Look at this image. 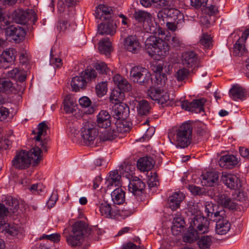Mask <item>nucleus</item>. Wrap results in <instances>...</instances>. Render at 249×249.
Wrapping results in <instances>:
<instances>
[{
	"instance_id": "39",
	"label": "nucleus",
	"mask_w": 249,
	"mask_h": 249,
	"mask_svg": "<svg viewBox=\"0 0 249 249\" xmlns=\"http://www.w3.org/2000/svg\"><path fill=\"white\" fill-rule=\"evenodd\" d=\"M125 193L122 188L118 187L115 189L111 194L112 200L115 204L121 205L125 200Z\"/></svg>"
},
{
	"instance_id": "15",
	"label": "nucleus",
	"mask_w": 249,
	"mask_h": 249,
	"mask_svg": "<svg viewBox=\"0 0 249 249\" xmlns=\"http://www.w3.org/2000/svg\"><path fill=\"white\" fill-rule=\"evenodd\" d=\"M124 49L132 53H138L141 50V45L136 36L131 35L126 37L124 41Z\"/></svg>"
},
{
	"instance_id": "22",
	"label": "nucleus",
	"mask_w": 249,
	"mask_h": 249,
	"mask_svg": "<svg viewBox=\"0 0 249 249\" xmlns=\"http://www.w3.org/2000/svg\"><path fill=\"white\" fill-rule=\"evenodd\" d=\"M129 191L135 196L143 193L145 188V183L139 178L135 177L128 184Z\"/></svg>"
},
{
	"instance_id": "48",
	"label": "nucleus",
	"mask_w": 249,
	"mask_h": 249,
	"mask_svg": "<svg viewBox=\"0 0 249 249\" xmlns=\"http://www.w3.org/2000/svg\"><path fill=\"white\" fill-rule=\"evenodd\" d=\"M166 16L168 18H173L174 20H181L183 19V15L178 10L175 8H168L165 7Z\"/></svg>"
},
{
	"instance_id": "60",
	"label": "nucleus",
	"mask_w": 249,
	"mask_h": 249,
	"mask_svg": "<svg viewBox=\"0 0 249 249\" xmlns=\"http://www.w3.org/2000/svg\"><path fill=\"white\" fill-rule=\"evenodd\" d=\"M213 240L211 235H203V249H210V247Z\"/></svg>"
},
{
	"instance_id": "24",
	"label": "nucleus",
	"mask_w": 249,
	"mask_h": 249,
	"mask_svg": "<svg viewBox=\"0 0 249 249\" xmlns=\"http://www.w3.org/2000/svg\"><path fill=\"white\" fill-rule=\"evenodd\" d=\"M215 197L218 203L222 207L231 210L235 209L236 206V203L227 194L219 193Z\"/></svg>"
},
{
	"instance_id": "18",
	"label": "nucleus",
	"mask_w": 249,
	"mask_h": 249,
	"mask_svg": "<svg viewBox=\"0 0 249 249\" xmlns=\"http://www.w3.org/2000/svg\"><path fill=\"white\" fill-rule=\"evenodd\" d=\"M181 107L183 109L192 112L200 113L202 111V99H196L191 102L184 100L181 102Z\"/></svg>"
},
{
	"instance_id": "56",
	"label": "nucleus",
	"mask_w": 249,
	"mask_h": 249,
	"mask_svg": "<svg viewBox=\"0 0 249 249\" xmlns=\"http://www.w3.org/2000/svg\"><path fill=\"white\" fill-rule=\"evenodd\" d=\"M189 71L188 70L182 68L178 70L175 74V77L178 81H181L188 77Z\"/></svg>"
},
{
	"instance_id": "23",
	"label": "nucleus",
	"mask_w": 249,
	"mask_h": 249,
	"mask_svg": "<svg viewBox=\"0 0 249 249\" xmlns=\"http://www.w3.org/2000/svg\"><path fill=\"white\" fill-rule=\"evenodd\" d=\"M111 113L107 110H101L96 117V124L99 127L107 129L111 124Z\"/></svg>"
},
{
	"instance_id": "20",
	"label": "nucleus",
	"mask_w": 249,
	"mask_h": 249,
	"mask_svg": "<svg viewBox=\"0 0 249 249\" xmlns=\"http://www.w3.org/2000/svg\"><path fill=\"white\" fill-rule=\"evenodd\" d=\"M240 158L233 155H226L220 157L219 161V165L225 169H232L239 162Z\"/></svg>"
},
{
	"instance_id": "58",
	"label": "nucleus",
	"mask_w": 249,
	"mask_h": 249,
	"mask_svg": "<svg viewBox=\"0 0 249 249\" xmlns=\"http://www.w3.org/2000/svg\"><path fill=\"white\" fill-rule=\"evenodd\" d=\"M184 221L180 217H175L173 220V226L172 230L174 231L176 228H182L184 225Z\"/></svg>"
},
{
	"instance_id": "61",
	"label": "nucleus",
	"mask_w": 249,
	"mask_h": 249,
	"mask_svg": "<svg viewBox=\"0 0 249 249\" xmlns=\"http://www.w3.org/2000/svg\"><path fill=\"white\" fill-rule=\"evenodd\" d=\"M79 105L84 108L89 107L91 104L90 99L87 96H83L79 99Z\"/></svg>"
},
{
	"instance_id": "1",
	"label": "nucleus",
	"mask_w": 249,
	"mask_h": 249,
	"mask_svg": "<svg viewBox=\"0 0 249 249\" xmlns=\"http://www.w3.org/2000/svg\"><path fill=\"white\" fill-rule=\"evenodd\" d=\"M42 151L38 147L32 148L30 151L20 150L12 160V166L18 170H24L28 168L33 160V166H37L42 160Z\"/></svg>"
},
{
	"instance_id": "59",
	"label": "nucleus",
	"mask_w": 249,
	"mask_h": 249,
	"mask_svg": "<svg viewBox=\"0 0 249 249\" xmlns=\"http://www.w3.org/2000/svg\"><path fill=\"white\" fill-rule=\"evenodd\" d=\"M237 194V197L240 200H245L248 198V193L247 190H245L244 186L241 189L236 190Z\"/></svg>"
},
{
	"instance_id": "32",
	"label": "nucleus",
	"mask_w": 249,
	"mask_h": 249,
	"mask_svg": "<svg viewBox=\"0 0 249 249\" xmlns=\"http://www.w3.org/2000/svg\"><path fill=\"white\" fill-rule=\"evenodd\" d=\"M198 57L193 51H187L182 53V62L183 65L191 67L196 63Z\"/></svg>"
},
{
	"instance_id": "6",
	"label": "nucleus",
	"mask_w": 249,
	"mask_h": 249,
	"mask_svg": "<svg viewBox=\"0 0 249 249\" xmlns=\"http://www.w3.org/2000/svg\"><path fill=\"white\" fill-rule=\"evenodd\" d=\"M99 134L98 128L92 122H86L81 128V135L83 142L88 146L96 144V142H95V141Z\"/></svg>"
},
{
	"instance_id": "42",
	"label": "nucleus",
	"mask_w": 249,
	"mask_h": 249,
	"mask_svg": "<svg viewBox=\"0 0 249 249\" xmlns=\"http://www.w3.org/2000/svg\"><path fill=\"white\" fill-rule=\"evenodd\" d=\"M17 52L14 48H9L3 51L0 56V61L3 62L11 63L15 61Z\"/></svg>"
},
{
	"instance_id": "27",
	"label": "nucleus",
	"mask_w": 249,
	"mask_h": 249,
	"mask_svg": "<svg viewBox=\"0 0 249 249\" xmlns=\"http://www.w3.org/2000/svg\"><path fill=\"white\" fill-rule=\"evenodd\" d=\"M160 39V37L151 36L147 38L145 41V50L150 56L154 55V51H155V49L159 45L158 44Z\"/></svg>"
},
{
	"instance_id": "49",
	"label": "nucleus",
	"mask_w": 249,
	"mask_h": 249,
	"mask_svg": "<svg viewBox=\"0 0 249 249\" xmlns=\"http://www.w3.org/2000/svg\"><path fill=\"white\" fill-rule=\"evenodd\" d=\"M154 175L151 176L147 180L148 193H154L157 191V187L159 185V182L158 178H157V173H154Z\"/></svg>"
},
{
	"instance_id": "46",
	"label": "nucleus",
	"mask_w": 249,
	"mask_h": 249,
	"mask_svg": "<svg viewBox=\"0 0 249 249\" xmlns=\"http://www.w3.org/2000/svg\"><path fill=\"white\" fill-rule=\"evenodd\" d=\"M194 214L196 215L193 218V224L191 227L196 229L199 231L202 230V215L200 210L198 212H194Z\"/></svg>"
},
{
	"instance_id": "21",
	"label": "nucleus",
	"mask_w": 249,
	"mask_h": 249,
	"mask_svg": "<svg viewBox=\"0 0 249 249\" xmlns=\"http://www.w3.org/2000/svg\"><path fill=\"white\" fill-rule=\"evenodd\" d=\"M112 15V10L110 7L104 4L99 5L95 10V16L97 19L102 21L110 20Z\"/></svg>"
},
{
	"instance_id": "50",
	"label": "nucleus",
	"mask_w": 249,
	"mask_h": 249,
	"mask_svg": "<svg viewBox=\"0 0 249 249\" xmlns=\"http://www.w3.org/2000/svg\"><path fill=\"white\" fill-rule=\"evenodd\" d=\"M133 16L136 20L139 22H142V23L152 18L150 13L142 10L135 11Z\"/></svg>"
},
{
	"instance_id": "41",
	"label": "nucleus",
	"mask_w": 249,
	"mask_h": 249,
	"mask_svg": "<svg viewBox=\"0 0 249 249\" xmlns=\"http://www.w3.org/2000/svg\"><path fill=\"white\" fill-rule=\"evenodd\" d=\"M98 49L101 53L106 55L109 54L112 50L109 38H105L101 40L99 42Z\"/></svg>"
},
{
	"instance_id": "40",
	"label": "nucleus",
	"mask_w": 249,
	"mask_h": 249,
	"mask_svg": "<svg viewBox=\"0 0 249 249\" xmlns=\"http://www.w3.org/2000/svg\"><path fill=\"white\" fill-rule=\"evenodd\" d=\"M2 202L5 203L8 209L13 213H16L19 208V203L18 200L12 196H5L2 198Z\"/></svg>"
},
{
	"instance_id": "26",
	"label": "nucleus",
	"mask_w": 249,
	"mask_h": 249,
	"mask_svg": "<svg viewBox=\"0 0 249 249\" xmlns=\"http://www.w3.org/2000/svg\"><path fill=\"white\" fill-rule=\"evenodd\" d=\"M0 231L7 236H16L20 234V228L17 224H10L5 222L0 226Z\"/></svg>"
},
{
	"instance_id": "35",
	"label": "nucleus",
	"mask_w": 249,
	"mask_h": 249,
	"mask_svg": "<svg viewBox=\"0 0 249 249\" xmlns=\"http://www.w3.org/2000/svg\"><path fill=\"white\" fill-rule=\"evenodd\" d=\"M136 108L138 115L141 117L146 116L149 113L151 107L149 103L145 100L136 101Z\"/></svg>"
},
{
	"instance_id": "4",
	"label": "nucleus",
	"mask_w": 249,
	"mask_h": 249,
	"mask_svg": "<svg viewBox=\"0 0 249 249\" xmlns=\"http://www.w3.org/2000/svg\"><path fill=\"white\" fill-rule=\"evenodd\" d=\"M130 76L134 83L145 87L150 86L152 82L151 74L148 70L142 66L133 67L130 71Z\"/></svg>"
},
{
	"instance_id": "44",
	"label": "nucleus",
	"mask_w": 249,
	"mask_h": 249,
	"mask_svg": "<svg viewBox=\"0 0 249 249\" xmlns=\"http://www.w3.org/2000/svg\"><path fill=\"white\" fill-rule=\"evenodd\" d=\"M58 10L60 13L64 14L63 16L65 19L73 17V12L70 10V5L64 3L63 1H59L58 2Z\"/></svg>"
},
{
	"instance_id": "63",
	"label": "nucleus",
	"mask_w": 249,
	"mask_h": 249,
	"mask_svg": "<svg viewBox=\"0 0 249 249\" xmlns=\"http://www.w3.org/2000/svg\"><path fill=\"white\" fill-rule=\"evenodd\" d=\"M73 104L69 100H64V110L67 113H70L73 112Z\"/></svg>"
},
{
	"instance_id": "10",
	"label": "nucleus",
	"mask_w": 249,
	"mask_h": 249,
	"mask_svg": "<svg viewBox=\"0 0 249 249\" xmlns=\"http://www.w3.org/2000/svg\"><path fill=\"white\" fill-rule=\"evenodd\" d=\"M214 217L216 219L215 231L216 233L220 235L226 234L230 230L231 224L227 218L224 211L216 212Z\"/></svg>"
},
{
	"instance_id": "53",
	"label": "nucleus",
	"mask_w": 249,
	"mask_h": 249,
	"mask_svg": "<svg viewBox=\"0 0 249 249\" xmlns=\"http://www.w3.org/2000/svg\"><path fill=\"white\" fill-rule=\"evenodd\" d=\"M96 92L99 97H102L107 92V83L106 82H101L96 86Z\"/></svg>"
},
{
	"instance_id": "37",
	"label": "nucleus",
	"mask_w": 249,
	"mask_h": 249,
	"mask_svg": "<svg viewBox=\"0 0 249 249\" xmlns=\"http://www.w3.org/2000/svg\"><path fill=\"white\" fill-rule=\"evenodd\" d=\"M98 208L100 214L106 218H112L115 216L114 213L111 205L107 202H104L98 205Z\"/></svg>"
},
{
	"instance_id": "62",
	"label": "nucleus",
	"mask_w": 249,
	"mask_h": 249,
	"mask_svg": "<svg viewBox=\"0 0 249 249\" xmlns=\"http://www.w3.org/2000/svg\"><path fill=\"white\" fill-rule=\"evenodd\" d=\"M153 3L155 6L160 8L169 6L168 0H153Z\"/></svg>"
},
{
	"instance_id": "13",
	"label": "nucleus",
	"mask_w": 249,
	"mask_h": 249,
	"mask_svg": "<svg viewBox=\"0 0 249 249\" xmlns=\"http://www.w3.org/2000/svg\"><path fill=\"white\" fill-rule=\"evenodd\" d=\"M222 181L228 188L235 190L241 189L244 185V180L243 178L231 174H223Z\"/></svg>"
},
{
	"instance_id": "16",
	"label": "nucleus",
	"mask_w": 249,
	"mask_h": 249,
	"mask_svg": "<svg viewBox=\"0 0 249 249\" xmlns=\"http://www.w3.org/2000/svg\"><path fill=\"white\" fill-rule=\"evenodd\" d=\"M249 36V27L243 33L242 36L236 41L233 46V54L235 56H242L246 54L247 50L246 49L244 42L246 41Z\"/></svg>"
},
{
	"instance_id": "25",
	"label": "nucleus",
	"mask_w": 249,
	"mask_h": 249,
	"mask_svg": "<svg viewBox=\"0 0 249 249\" xmlns=\"http://www.w3.org/2000/svg\"><path fill=\"white\" fill-rule=\"evenodd\" d=\"M219 176L217 172L213 169L207 171L203 174V185L213 187L218 182Z\"/></svg>"
},
{
	"instance_id": "54",
	"label": "nucleus",
	"mask_w": 249,
	"mask_h": 249,
	"mask_svg": "<svg viewBox=\"0 0 249 249\" xmlns=\"http://www.w3.org/2000/svg\"><path fill=\"white\" fill-rule=\"evenodd\" d=\"M8 210L4 204L0 203V226L7 222Z\"/></svg>"
},
{
	"instance_id": "11",
	"label": "nucleus",
	"mask_w": 249,
	"mask_h": 249,
	"mask_svg": "<svg viewBox=\"0 0 249 249\" xmlns=\"http://www.w3.org/2000/svg\"><path fill=\"white\" fill-rule=\"evenodd\" d=\"M147 95L152 100L155 101L163 106L170 105L172 100L167 92L161 91L159 89L151 88L148 89Z\"/></svg>"
},
{
	"instance_id": "7",
	"label": "nucleus",
	"mask_w": 249,
	"mask_h": 249,
	"mask_svg": "<svg viewBox=\"0 0 249 249\" xmlns=\"http://www.w3.org/2000/svg\"><path fill=\"white\" fill-rule=\"evenodd\" d=\"M203 13L208 16L203 17V27L209 28L215 22L213 16L218 12L217 8L213 4V0H203Z\"/></svg>"
},
{
	"instance_id": "30",
	"label": "nucleus",
	"mask_w": 249,
	"mask_h": 249,
	"mask_svg": "<svg viewBox=\"0 0 249 249\" xmlns=\"http://www.w3.org/2000/svg\"><path fill=\"white\" fill-rule=\"evenodd\" d=\"M184 198L185 195L183 193L181 192L174 193L168 198L169 207L173 211L176 210Z\"/></svg>"
},
{
	"instance_id": "19",
	"label": "nucleus",
	"mask_w": 249,
	"mask_h": 249,
	"mask_svg": "<svg viewBox=\"0 0 249 249\" xmlns=\"http://www.w3.org/2000/svg\"><path fill=\"white\" fill-rule=\"evenodd\" d=\"M14 88L12 83L8 79H0V104H4L7 100L6 93L12 92Z\"/></svg>"
},
{
	"instance_id": "45",
	"label": "nucleus",
	"mask_w": 249,
	"mask_h": 249,
	"mask_svg": "<svg viewBox=\"0 0 249 249\" xmlns=\"http://www.w3.org/2000/svg\"><path fill=\"white\" fill-rule=\"evenodd\" d=\"M142 27L145 32L150 34H157L158 26L155 22L152 20V17L142 23Z\"/></svg>"
},
{
	"instance_id": "52",
	"label": "nucleus",
	"mask_w": 249,
	"mask_h": 249,
	"mask_svg": "<svg viewBox=\"0 0 249 249\" xmlns=\"http://www.w3.org/2000/svg\"><path fill=\"white\" fill-rule=\"evenodd\" d=\"M94 68L99 73L103 74H107L110 71V69L105 62L97 63L94 65Z\"/></svg>"
},
{
	"instance_id": "5",
	"label": "nucleus",
	"mask_w": 249,
	"mask_h": 249,
	"mask_svg": "<svg viewBox=\"0 0 249 249\" xmlns=\"http://www.w3.org/2000/svg\"><path fill=\"white\" fill-rule=\"evenodd\" d=\"M97 77V73L95 70H87L81 72L80 76L74 77L71 81L72 90L77 91L80 89H85L87 84L96 79Z\"/></svg>"
},
{
	"instance_id": "38",
	"label": "nucleus",
	"mask_w": 249,
	"mask_h": 249,
	"mask_svg": "<svg viewBox=\"0 0 249 249\" xmlns=\"http://www.w3.org/2000/svg\"><path fill=\"white\" fill-rule=\"evenodd\" d=\"M33 15L34 12L32 10H19L16 12L15 16L16 19L19 24H24L27 22L28 19L31 18Z\"/></svg>"
},
{
	"instance_id": "29",
	"label": "nucleus",
	"mask_w": 249,
	"mask_h": 249,
	"mask_svg": "<svg viewBox=\"0 0 249 249\" xmlns=\"http://www.w3.org/2000/svg\"><path fill=\"white\" fill-rule=\"evenodd\" d=\"M105 23H101L98 25V33L100 35H109L112 36L116 33V25L113 21H104Z\"/></svg>"
},
{
	"instance_id": "9",
	"label": "nucleus",
	"mask_w": 249,
	"mask_h": 249,
	"mask_svg": "<svg viewBox=\"0 0 249 249\" xmlns=\"http://www.w3.org/2000/svg\"><path fill=\"white\" fill-rule=\"evenodd\" d=\"M216 206L213 203L209 202H206L205 204V213H203V233L209 231L211 229H213V224L215 219L212 220L213 217H214L215 212L214 208H216Z\"/></svg>"
},
{
	"instance_id": "51",
	"label": "nucleus",
	"mask_w": 249,
	"mask_h": 249,
	"mask_svg": "<svg viewBox=\"0 0 249 249\" xmlns=\"http://www.w3.org/2000/svg\"><path fill=\"white\" fill-rule=\"evenodd\" d=\"M213 47V37L208 33H203V49L211 50Z\"/></svg>"
},
{
	"instance_id": "33",
	"label": "nucleus",
	"mask_w": 249,
	"mask_h": 249,
	"mask_svg": "<svg viewBox=\"0 0 249 249\" xmlns=\"http://www.w3.org/2000/svg\"><path fill=\"white\" fill-rule=\"evenodd\" d=\"M154 164L155 161L152 158L146 156L138 160L137 167L141 171L145 172L151 170Z\"/></svg>"
},
{
	"instance_id": "57",
	"label": "nucleus",
	"mask_w": 249,
	"mask_h": 249,
	"mask_svg": "<svg viewBox=\"0 0 249 249\" xmlns=\"http://www.w3.org/2000/svg\"><path fill=\"white\" fill-rule=\"evenodd\" d=\"M60 237L59 233H54L50 234H43L40 237V239H46L54 242H58L60 240Z\"/></svg>"
},
{
	"instance_id": "64",
	"label": "nucleus",
	"mask_w": 249,
	"mask_h": 249,
	"mask_svg": "<svg viewBox=\"0 0 249 249\" xmlns=\"http://www.w3.org/2000/svg\"><path fill=\"white\" fill-rule=\"evenodd\" d=\"M50 64L55 65L57 68H59L62 65V60L58 57H55L51 55Z\"/></svg>"
},
{
	"instance_id": "28",
	"label": "nucleus",
	"mask_w": 249,
	"mask_h": 249,
	"mask_svg": "<svg viewBox=\"0 0 249 249\" xmlns=\"http://www.w3.org/2000/svg\"><path fill=\"white\" fill-rule=\"evenodd\" d=\"M113 81L117 86L116 89H119L124 92H128L132 89L131 85L120 74L115 75L113 77Z\"/></svg>"
},
{
	"instance_id": "3",
	"label": "nucleus",
	"mask_w": 249,
	"mask_h": 249,
	"mask_svg": "<svg viewBox=\"0 0 249 249\" xmlns=\"http://www.w3.org/2000/svg\"><path fill=\"white\" fill-rule=\"evenodd\" d=\"M193 127L189 123H184L177 128L174 133L170 132L169 139L172 138L177 147H187L191 142Z\"/></svg>"
},
{
	"instance_id": "8",
	"label": "nucleus",
	"mask_w": 249,
	"mask_h": 249,
	"mask_svg": "<svg viewBox=\"0 0 249 249\" xmlns=\"http://www.w3.org/2000/svg\"><path fill=\"white\" fill-rule=\"evenodd\" d=\"M5 35L11 41L16 43L21 42L25 38L26 32L24 29L19 25L10 26L4 28Z\"/></svg>"
},
{
	"instance_id": "55",
	"label": "nucleus",
	"mask_w": 249,
	"mask_h": 249,
	"mask_svg": "<svg viewBox=\"0 0 249 249\" xmlns=\"http://www.w3.org/2000/svg\"><path fill=\"white\" fill-rule=\"evenodd\" d=\"M155 82L157 85L160 86H164L167 80V76L165 73H155Z\"/></svg>"
},
{
	"instance_id": "34",
	"label": "nucleus",
	"mask_w": 249,
	"mask_h": 249,
	"mask_svg": "<svg viewBox=\"0 0 249 249\" xmlns=\"http://www.w3.org/2000/svg\"><path fill=\"white\" fill-rule=\"evenodd\" d=\"M159 45L157 46L154 51V55H157L161 58H164L169 53L170 46L169 44L164 40L161 38L160 40Z\"/></svg>"
},
{
	"instance_id": "17",
	"label": "nucleus",
	"mask_w": 249,
	"mask_h": 249,
	"mask_svg": "<svg viewBox=\"0 0 249 249\" xmlns=\"http://www.w3.org/2000/svg\"><path fill=\"white\" fill-rule=\"evenodd\" d=\"M202 232L190 227L188 230L184 233L183 240L185 242L191 243L199 240L198 245L200 248H201L202 237L200 236Z\"/></svg>"
},
{
	"instance_id": "47",
	"label": "nucleus",
	"mask_w": 249,
	"mask_h": 249,
	"mask_svg": "<svg viewBox=\"0 0 249 249\" xmlns=\"http://www.w3.org/2000/svg\"><path fill=\"white\" fill-rule=\"evenodd\" d=\"M121 178V176L119 174L117 170L111 171L107 180V186H119L120 184Z\"/></svg>"
},
{
	"instance_id": "43",
	"label": "nucleus",
	"mask_w": 249,
	"mask_h": 249,
	"mask_svg": "<svg viewBox=\"0 0 249 249\" xmlns=\"http://www.w3.org/2000/svg\"><path fill=\"white\" fill-rule=\"evenodd\" d=\"M125 98L124 91L115 88L112 91L110 96V100L113 104L115 103H121Z\"/></svg>"
},
{
	"instance_id": "14",
	"label": "nucleus",
	"mask_w": 249,
	"mask_h": 249,
	"mask_svg": "<svg viewBox=\"0 0 249 249\" xmlns=\"http://www.w3.org/2000/svg\"><path fill=\"white\" fill-rule=\"evenodd\" d=\"M111 116L117 120H124L129 114V108L128 106L123 103H115L112 107Z\"/></svg>"
},
{
	"instance_id": "36",
	"label": "nucleus",
	"mask_w": 249,
	"mask_h": 249,
	"mask_svg": "<svg viewBox=\"0 0 249 249\" xmlns=\"http://www.w3.org/2000/svg\"><path fill=\"white\" fill-rule=\"evenodd\" d=\"M118 136V132L114 129L108 127L100 132L99 138L101 141H112Z\"/></svg>"
},
{
	"instance_id": "12",
	"label": "nucleus",
	"mask_w": 249,
	"mask_h": 249,
	"mask_svg": "<svg viewBox=\"0 0 249 249\" xmlns=\"http://www.w3.org/2000/svg\"><path fill=\"white\" fill-rule=\"evenodd\" d=\"M37 129V135L34 138L35 140V146L36 147L42 148L45 152H47L48 140L46 138H44L43 140L41 137L42 136H45L47 134L49 127L45 122H42L38 124Z\"/></svg>"
},
{
	"instance_id": "31",
	"label": "nucleus",
	"mask_w": 249,
	"mask_h": 249,
	"mask_svg": "<svg viewBox=\"0 0 249 249\" xmlns=\"http://www.w3.org/2000/svg\"><path fill=\"white\" fill-rule=\"evenodd\" d=\"M230 96L233 100H243L247 97V92L242 87L234 85L229 91Z\"/></svg>"
},
{
	"instance_id": "2",
	"label": "nucleus",
	"mask_w": 249,
	"mask_h": 249,
	"mask_svg": "<svg viewBox=\"0 0 249 249\" xmlns=\"http://www.w3.org/2000/svg\"><path fill=\"white\" fill-rule=\"evenodd\" d=\"M70 230L69 235H66V229L64 230L63 234L66 237L68 244L71 247L80 246L84 236L90 235L91 232L88 224L82 220L75 222L71 227Z\"/></svg>"
}]
</instances>
